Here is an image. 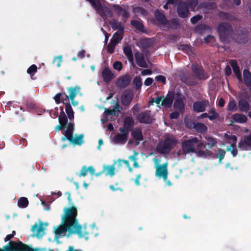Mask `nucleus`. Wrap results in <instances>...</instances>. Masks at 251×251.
Here are the masks:
<instances>
[{
    "instance_id": "obj_63",
    "label": "nucleus",
    "mask_w": 251,
    "mask_h": 251,
    "mask_svg": "<svg viewBox=\"0 0 251 251\" xmlns=\"http://www.w3.org/2000/svg\"><path fill=\"white\" fill-rule=\"evenodd\" d=\"M224 105H225V101L223 99L221 98L219 100L218 105L220 107H223L224 106Z\"/></svg>"
},
{
    "instance_id": "obj_10",
    "label": "nucleus",
    "mask_w": 251,
    "mask_h": 251,
    "mask_svg": "<svg viewBox=\"0 0 251 251\" xmlns=\"http://www.w3.org/2000/svg\"><path fill=\"white\" fill-rule=\"evenodd\" d=\"M177 11L178 16L181 18H185L189 16L187 6L184 2L181 3L178 5Z\"/></svg>"
},
{
    "instance_id": "obj_9",
    "label": "nucleus",
    "mask_w": 251,
    "mask_h": 251,
    "mask_svg": "<svg viewBox=\"0 0 251 251\" xmlns=\"http://www.w3.org/2000/svg\"><path fill=\"white\" fill-rule=\"evenodd\" d=\"M120 131L121 133L117 135L115 137L114 141L116 143L123 144H125L127 140L128 132L125 129H120Z\"/></svg>"
},
{
    "instance_id": "obj_12",
    "label": "nucleus",
    "mask_w": 251,
    "mask_h": 251,
    "mask_svg": "<svg viewBox=\"0 0 251 251\" xmlns=\"http://www.w3.org/2000/svg\"><path fill=\"white\" fill-rule=\"evenodd\" d=\"M101 75L103 80L106 82L110 81L115 77L114 74L108 68H105L102 70Z\"/></svg>"
},
{
    "instance_id": "obj_60",
    "label": "nucleus",
    "mask_w": 251,
    "mask_h": 251,
    "mask_svg": "<svg viewBox=\"0 0 251 251\" xmlns=\"http://www.w3.org/2000/svg\"><path fill=\"white\" fill-rule=\"evenodd\" d=\"M87 171H89L91 175H94L95 172V170L94 168L92 166H90L88 168H87Z\"/></svg>"
},
{
    "instance_id": "obj_1",
    "label": "nucleus",
    "mask_w": 251,
    "mask_h": 251,
    "mask_svg": "<svg viewBox=\"0 0 251 251\" xmlns=\"http://www.w3.org/2000/svg\"><path fill=\"white\" fill-rule=\"evenodd\" d=\"M64 212V214L62 217L64 224L55 229V233L61 235L69 230L78 234L81 237L87 234L85 227L83 228L78 224L76 219L77 209L75 207H65Z\"/></svg>"
},
{
    "instance_id": "obj_62",
    "label": "nucleus",
    "mask_w": 251,
    "mask_h": 251,
    "mask_svg": "<svg viewBox=\"0 0 251 251\" xmlns=\"http://www.w3.org/2000/svg\"><path fill=\"white\" fill-rule=\"evenodd\" d=\"M140 107L138 104H136L133 107V112H138L139 111Z\"/></svg>"
},
{
    "instance_id": "obj_58",
    "label": "nucleus",
    "mask_w": 251,
    "mask_h": 251,
    "mask_svg": "<svg viewBox=\"0 0 251 251\" xmlns=\"http://www.w3.org/2000/svg\"><path fill=\"white\" fill-rule=\"evenodd\" d=\"M151 73H152V72L150 70L147 69V70H143L141 72V75H151Z\"/></svg>"
},
{
    "instance_id": "obj_7",
    "label": "nucleus",
    "mask_w": 251,
    "mask_h": 251,
    "mask_svg": "<svg viewBox=\"0 0 251 251\" xmlns=\"http://www.w3.org/2000/svg\"><path fill=\"white\" fill-rule=\"evenodd\" d=\"M69 95L64 94L65 98L62 97V101L64 100L65 102H68L69 99H75L76 96L80 93V87L78 86L72 87L68 88Z\"/></svg>"
},
{
    "instance_id": "obj_20",
    "label": "nucleus",
    "mask_w": 251,
    "mask_h": 251,
    "mask_svg": "<svg viewBox=\"0 0 251 251\" xmlns=\"http://www.w3.org/2000/svg\"><path fill=\"white\" fill-rule=\"evenodd\" d=\"M62 102L65 105V111L68 118L72 120L74 118V113L70 104L69 102H65L64 100Z\"/></svg>"
},
{
    "instance_id": "obj_33",
    "label": "nucleus",
    "mask_w": 251,
    "mask_h": 251,
    "mask_svg": "<svg viewBox=\"0 0 251 251\" xmlns=\"http://www.w3.org/2000/svg\"><path fill=\"white\" fill-rule=\"evenodd\" d=\"M28 204L27 199L25 197L20 199L18 202V205L19 207L22 208L26 207Z\"/></svg>"
},
{
    "instance_id": "obj_52",
    "label": "nucleus",
    "mask_w": 251,
    "mask_h": 251,
    "mask_svg": "<svg viewBox=\"0 0 251 251\" xmlns=\"http://www.w3.org/2000/svg\"><path fill=\"white\" fill-rule=\"evenodd\" d=\"M214 40V37L211 35L207 36L204 39V42L206 43L213 42Z\"/></svg>"
},
{
    "instance_id": "obj_31",
    "label": "nucleus",
    "mask_w": 251,
    "mask_h": 251,
    "mask_svg": "<svg viewBox=\"0 0 251 251\" xmlns=\"http://www.w3.org/2000/svg\"><path fill=\"white\" fill-rule=\"evenodd\" d=\"M134 125V121L131 117H127L125 119L124 122V126L126 129L131 127Z\"/></svg>"
},
{
    "instance_id": "obj_4",
    "label": "nucleus",
    "mask_w": 251,
    "mask_h": 251,
    "mask_svg": "<svg viewBox=\"0 0 251 251\" xmlns=\"http://www.w3.org/2000/svg\"><path fill=\"white\" fill-rule=\"evenodd\" d=\"M74 130V124L70 123L67 125V128L64 134V137L62 138V140H68L70 142L75 145H80L83 142V135L82 134L77 135V134L73 135Z\"/></svg>"
},
{
    "instance_id": "obj_38",
    "label": "nucleus",
    "mask_w": 251,
    "mask_h": 251,
    "mask_svg": "<svg viewBox=\"0 0 251 251\" xmlns=\"http://www.w3.org/2000/svg\"><path fill=\"white\" fill-rule=\"evenodd\" d=\"M111 25L112 27L115 29H118V31L123 30V27L122 25L118 22L112 21L111 23Z\"/></svg>"
},
{
    "instance_id": "obj_23",
    "label": "nucleus",
    "mask_w": 251,
    "mask_h": 251,
    "mask_svg": "<svg viewBox=\"0 0 251 251\" xmlns=\"http://www.w3.org/2000/svg\"><path fill=\"white\" fill-rule=\"evenodd\" d=\"M234 122L239 123H244L247 121L246 116L241 114H235L232 117Z\"/></svg>"
},
{
    "instance_id": "obj_15",
    "label": "nucleus",
    "mask_w": 251,
    "mask_h": 251,
    "mask_svg": "<svg viewBox=\"0 0 251 251\" xmlns=\"http://www.w3.org/2000/svg\"><path fill=\"white\" fill-rule=\"evenodd\" d=\"M130 81L129 75H125L120 77L117 81V85L121 88H124L128 85Z\"/></svg>"
},
{
    "instance_id": "obj_50",
    "label": "nucleus",
    "mask_w": 251,
    "mask_h": 251,
    "mask_svg": "<svg viewBox=\"0 0 251 251\" xmlns=\"http://www.w3.org/2000/svg\"><path fill=\"white\" fill-rule=\"evenodd\" d=\"M87 172H88V171H87L86 167L83 166L80 171V174H79V176H84L87 175Z\"/></svg>"
},
{
    "instance_id": "obj_61",
    "label": "nucleus",
    "mask_w": 251,
    "mask_h": 251,
    "mask_svg": "<svg viewBox=\"0 0 251 251\" xmlns=\"http://www.w3.org/2000/svg\"><path fill=\"white\" fill-rule=\"evenodd\" d=\"M225 72L227 75H230L231 73V70L229 66H226L225 69Z\"/></svg>"
},
{
    "instance_id": "obj_26",
    "label": "nucleus",
    "mask_w": 251,
    "mask_h": 251,
    "mask_svg": "<svg viewBox=\"0 0 251 251\" xmlns=\"http://www.w3.org/2000/svg\"><path fill=\"white\" fill-rule=\"evenodd\" d=\"M193 127L196 130L200 132H205L207 130V127L201 123L193 124Z\"/></svg>"
},
{
    "instance_id": "obj_3",
    "label": "nucleus",
    "mask_w": 251,
    "mask_h": 251,
    "mask_svg": "<svg viewBox=\"0 0 251 251\" xmlns=\"http://www.w3.org/2000/svg\"><path fill=\"white\" fill-rule=\"evenodd\" d=\"M177 143L176 139L172 135H167L163 142H160L156 148L157 151L161 153H168Z\"/></svg>"
},
{
    "instance_id": "obj_51",
    "label": "nucleus",
    "mask_w": 251,
    "mask_h": 251,
    "mask_svg": "<svg viewBox=\"0 0 251 251\" xmlns=\"http://www.w3.org/2000/svg\"><path fill=\"white\" fill-rule=\"evenodd\" d=\"M133 153L134 154L133 155L129 156V159L134 162L137 161V156L138 155L139 153L135 151H133Z\"/></svg>"
},
{
    "instance_id": "obj_55",
    "label": "nucleus",
    "mask_w": 251,
    "mask_h": 251,
    "mask_svg": "<svg viewBox=\"0 0 251 251\" xmlns=\"http://www.w3.org/2000/svg\"><path fill=\"white\" fill-rule=\"evenodd\" d=\"M155 79L157 81L162 82L163 84H164L166 82L165 77L164 76L161 75L156 76Z\"/></svg>"
},
{
    "instance_id": "obj_30",
    "label": "nucleus",
    "mask_w": 251,
    "mask_h": 251,
    "mask_svg": "<svg viewBox=\"0 0 251 251\" xmlns=\"http://www.w3.org/2000/svg\"><path fill=\"white\" fill-rule=\"evenodd\" d=\"M122 30L118 31L113 35L111 41L114 42L116 44L120 42L122 38Z\"/></svg>"
},
{
    "instance_id": "obj_40",
    "label": "nucleus",
    "mask_w": 251,
    "mask_h": 251,
    "mask_svg": "<svg viewBox=\"0 0 251 251\" xmlns=\"http://www.w3.org/2000/svg\"><path fill=\"white\" fill-rule=\"evenodd\" d=\"M133 82L137 89L140 88L142 85V79L140 76L136 77L134 79Z\"/></svg>"
},
{
    "instance_id": "obj_49",
    "label": "nucleus",
    "mask_w": 251,
    "mask_h": 251,
    "mask_svg": "<svg viewBox=\"0 0 251 251\" xmlns=\"http://www.w3.org/2000/svg\"><path fill=\"white\" fill-rule=\"evenodd\" d=\"M225 153H226V152L224 150H220L219 151L218 157L220 161H221L224 158Z\"/></svg>"
},
{
    "instance_id": "obj_57",
    "label": "nucleus",
    "mask_w": 251,
    "mask_h": 251,
    "mask_svg": "<svg viewBox=\"0 0 251 251\" xmlns=\"http://www.w3.org/2000/svg\"><path fill=\"white\" fill-rule=\"evenodd\" d=\"M15 233V231H13L12 234L7 235L4 239L5 242L9 241L14 236Z\"/></svg>"
},
{
    "instance_id": "obj_18",
    "label": "nucleus",
    "mask_w": 251,
    "mask_h": 251,
    "mask_svg": "<svg viewBox=\"0 0 251 251\" xmlns=\"http://www.w3.org/2000/svg\"><path fill=\"white\" fill-rule=\"evenodd\" d=\"M207 101L197 102L194 104V110L197 112L203 111L208 105Z\"/></svg>"
},
{
    "instance_id": "obj_17",
    "label": "nucleus",
    "mask_w": 251,
    "mask_h": 251,
    "mask_svg": "<svg viewBox=\"0 0 251 251\" xmlns=\"http://www.w3.org/2000/svg\"><path fill=\"white\" fill-rule=\"evenodd\" d=\"M114 165H103L102 172L105 174L106 176H113L115 174Z\"/></svg>"
},
{
    "instance_id": "obj_22",
    "label": "nucleus",
    "mask_w": 251,
    "mask_h": 251,
    "mask_svg": "<svg viewBox=\"0 0 251 251\" xmlns=\"http://www.w3.org/2000/svg\"><path fill=\"white\" fill-rule=\"evenodd\" d=\"M230 65L232 67L233 70L236 77L239 81H241L242 80L241 74L240 72L239 68L237 65L236 62L234 60H232L230 61Z\"/></svg>"
},
{
    "instance_id": "obj_24",
    "label": "nucleus",
    "mask_w": 251,
    "mask_h": 251,
    "mask_svg": "<svg viewBox=\"0 0 251 251\" xmlns=\"http://www.w3.org/2000/svg\"><path fill=\"white\" fill-rule=\"evenodd\" d=\"M243 76L245 83L251 90V75L250 73L248 70H245L243 72Z\"/></svg>"
},
{
    "instance_id": "obj_47",
    "label": "nucleus",
    "mask_w": 251,
    "mask_h": 251,
    "mask_svg": "<svg viewBox=\"0 0 251 251\" xmlns=\"http://www.w3.org/2000/svg\"><path fill=\"white\" fill-rule=\"evenodd\" d=\"M37 71V67L35 65H31L27 70L28 74H31L32 73H35Z\"/></svg>"
},
{
    "instance_id": "obj_41",
    "label": "nucleus",
    "mask_w": 251,
    "mask_h": 251,
    "mask_svg": "<svg viewBox=\"0 0 251 251\" xmlns=\"http://www.w3.org/2000/svg\"><path fill=\"white\" fill-rule=\"evenodd\" d=\"M63 116H60L59 117V124L62 125L66 127V126L68 122V120L66 117L65 116L64 113L63 112Z\"/></svg>"
},
{
    "instance_id": "obj_44",
    "label": "nucleus",
    "mask_w": 251,
    "mask_h": 251,
    "mask_svg": "<svg viewBox=\"0 0 251 251\" xmlns=\"http://www.w3.org/2000/svg\"><path fill=\"white\" fill-rule=\"evenodd\" d=\"M62 61V56L61 55L55 57L53 60V63L56 64V65L58 67H60L61 66V63Z\"/></svg>"
},
{
    "instance_id": "obj_6",
    "label": "nucleus",
    "mask_w": 251,
    "mask_h": 251,
    "mask_svg": "<svg viewBox=\"0 0 251 251\" xmlns=\"http://www.w3.org/2000/svg\"><path fill=\"white\" fill-rule=\"evenodd\" d=\"M174 98V93L170 92L165 97H160L153 99L151 103L153 104V102H155L158 105L161 104V105L165 107H170L172 104Z\"/></svg>"
},
{
    "instance_id": "obj_53",
    "label": "nucleus",
    "mask_w": 251,
    "mask_h": 251,
    "mask_svg": "<svg viewBox=\"0 0 251 251\" xmlns=\"http://www.w3.org/2000/svg\"><path fill=\"white\" fill-rule=\"evenodd\" d=\"M201 16L200 15H196L195 16H194L191 19V21L193 24L196 23L198 21L201 20Z\"/></svg>"
},
{
    "instance_id": "obj_34",
    "label": "nucleus",
    "mask_w": 251,
    "mask_h": 251,
    "mask_svg": "<svg viewBox=\"0 0 251 251\" xmlns=\"http://www.w3.org/2000/svg\"><path fill=\"white\" fill-rule=\"evenodd\" d=\"M212 153L208 150L205 151L200 150L197 152V155L201 157H206L211 155Z\"/></svg>"
},
{
    "instance_id": "obj_2",
    "label": "nucleus",
    "mask_w": 251,
    "mask_h": 251,
    "mask_svg": "<svg viewBox=\"0 0 251 251\" xmlns=\"http://www.w3.org/2000/svg\"><path fill=\"white\" fill-rule=\"evenodd\" d=\"M197 145L199 149L205 148V145L199 142L196 137H192L189 139L184 140L182 143L181 151L183 154H187L195 152V145Z\"/></svg>"
},
{
    "instance_id": "obj_46",
    "label": "nucleus",
    "mask_w": 251,
    "mask_h": 251,
    "mask_svg": "<svg viewBox=\"0 0 251 251\" xmlns=\"http://www.w3.org/2000/svg\"><path fill=\"white\" fill-rule=\"evenodd\" d=\"M116 45V43H115L114 42H112L111 40L110 43H109V44L108 46V50L109 52H110V53L113 52Z\"/></svg>"
},
{
    "instance_id": "obj_43",
    "label": "nucleus",
    "mask_w": 251,
    "mask_h": 251,
    "mask_svg": "<svg viewBox=\"0 0 251 251\" xmlns=\"http://www.w3.org/2000/svg\"><path fill=\"white\" fill-rule=\"evenodd\" d=\"M210 115L208 116V118L210 120H213L216 119L218 117V114L216 113L215 110L212 109L209 112Z\"/></svg>"
},
{
    "instance_id": "obj_64",
    "label": "nucleus",
    "mask_w": 251,
    "mask_h": 251,
    "mask_svg": "<svg viewBox=\"0 0 251 251\" xmlns=\"http://www.w3.org/2000/svg\"><path fill=\"white\" fill-rule=\"evenodd\" d=\"M141 178V175H139L137 176V177L135 180V182L137 185H140V179Z\"/></svg>"
},
{
    "instance_id": "obj_25",
    "label": "nucleus",
    "mask_w": 251,
    "mask_h": 251,
    "mask_svg": "<svg viewBox=\"0 0 251 251\" xmlns=\"http://www.w3.org/2000/svg\"><path fill=\"white\" fill-rule=\"evenodd\" d=\"M124 52L125 54L127 56L129 62L131 63H133V57L131 51V49L129 47H125L124 48Z\"/></svg>"
},
{
    "instance_id": "obj_19",
    "label": "nucleus",
    "mask_w": 251,
    "mask_h": 251,
    "mask_svg": "<svg viewBox=\"0 0 251 251\" xmlns=\"http://www.w3.org/2000/svg\"><path fill=\"white\" fill-rule=\"evenodd\" d=\"M132 135L135 140L136 141V146L143 140V135L141 131L139 129H135L132 132Z\"/></svg>"
},
{
    "instance_id": "obj_45",
    "label": "nucleus",
    "mask_w": 251,
    "mask_h": 251,
    "mask_svg": "<svg viewBox=\"0 0 251 251\" xmlns=\"http://www.w3.org/2000/svg\"><path fill=\"white\" fill-rule=\"evenodd\" d=\"M188 4L191 7V9L195 11L196 10V6L198 4V1L197 0H190L189 1Z\"/></svg>"
},
{
    "instance_id": "obj_14",
    "label": "nucleus",
    "mask_w": 251,
    "mask_h": 251,
    "mask_svg": "<svg viewBox=\"0 0 251 251\" xmlns=\"http://www.w3.org/2000/svg\"><path fill=\"white\" fill-rule=\"evenodd\" d=\"M135 58L136 62L139 66L144 68L147 67L148 64L142 53L139 52H136L135 54Z\"/></svg>"
},
{
    "instance_id": "obj_13",
    "label": "nucleus",
    "mask_w": 251,
    "mask_h": 251,
    "mask_svg": "<svg viewBox=\"0 0 251 251\" xmlns=\"http://www.w3.org/2000/svg\"><path fill=\"white\" fill-rule=\"evenodd\" d=\"M45 228L42 223L35 224L32 227V230L37 237H41L45 234Z\"/></svg>"
},
{
    "instance_id": "obj_8",
    "label": "nucleus",
    "mask_w": 251,
    "mask_h": 251,
    "mask_svg": "<svg viewBox=\"0 0 251 251\" xmlns=\"http://www.w3.org/2000/svg\"><path fill=\"white\" fill-rule=\"evenodd\" d=\"M225 137L226 140L228 142L231 140L233 141V143H231V146L226 149L227 151H231L232 155L235 156L237 154V150L236 149V142L237 141V138L235 135H229L227 134H225Z\"/></svg>"
},
{
    "instance_id": "obj_59",
    "label": "nucleus",
    "mask_w": 251,
    "mask_h": 251,
    "mask_svg": "<svg viewBox=\"0 0 251 251\" xmlns=\"http://www.w3.org/2000/svg\"><path fill=\"white\" fill-rule=\"evenodd\" d=\"M179 116V114L177 112H174L172 113L170 115V117L171 119H176Z\"/></svg>"
},
{
    "instance_id": "obj_5",
    "label": "nucleus",
    "mask_w": 251,
    "mask_h": 251,
    "mask_svg": "<svg viewBox=\"0 0 251 251\" xmlns=\"http://www.w3.org/2000/svg\"><path fill=\"white\" fill-rule=\"evenodd\" d=\"M153 162L155 164L154 168L156 170L155 176L159 178H163L164 181H166L168 174V162L160 164L161 159L157 158L153 159Z\"/></svg>"
},
{
    "instance_id": "obj_42",
    "label": "nucleus",
    "mask_w": 251,
    "mask_h": 251,
    "mask_svg": "<svg viewBox=\"0 0 251 251\" xmlns=\"http://www.w3.org/2000/svg\"><path fill=\"white\" fill-rule=\"evenodd\" d=\"M113 68L118 71H120L123 68L122 63L118 61L115 62L113 64Z\"/></svg>"
},
{
    "instance_id": "obj_21",
    "label": "nucleus",
    "mask_w": 251,
    "mask_h": 251,
    "mask_svg": "<svg viewBox=\"0 0 251 251\" xmlns=\"http://www.w3.org/2000/svg\"><path fill=\"white\" fill-rule=\"evenodd\" d=\"M230 28V25L227 23H222L218 26V31L221 35L225 34Z\"/></svg>"
},
{
    "instance_id": "obj_28",
    "label": "nucleus",
    "mask_w": 251,
    "mask_h": 251,
    "mask_svg": "<svg viewBox=\"0 0 251 251\" xmlns=\"http://www.w3.org/2000/svg\"><path fill=\"white\" fill-rule=\"evenodd\" d=\"M174 107L179 111H182L184 109V104L182 98H179L176 100Z\"/></svg>"
},
{
    "instance_id": "obj_37",
    "label": "nucleus",
    "mask_w": 251,
    "mask_h": 251,
    "mask_svg": "<svg viewBox=\"0 0 251 251\" xmlns=\"http://www.w3.org/2000/svg\"><path fill=\"white\" fill-rule=\"evenodd\" d=\"M205 139L206 140V145L208 146V148L216 146V142L214 138L210 137H206Z\"/></svg>"
},
{
    "instance_id": "obj_36",
    "label": "nucleus",
    "mask_w": 251,
    "mask_h": 251,
    "mask_svg": "<svg viewBox=\"0 0 251 251\" xmlns=\"http://www.w3.org/2000/svg\"><path fill=\"white\" fill-rule=\"evenodd\" d=\"M227 109L230 111H235L237 109L236 103L234 100H230L227 105Z\"/></svg>"
},
{
    "instance_id": "obj_11",
    "label": "nucleus",
    "mask_w": 251,
    "mask_h": 251,
    "mask_svg": "<svg viewBox=\"0 0 251 251\" xmlns=\"http://www.w3.org/2000/svg\"><path fill=\"white\" fill-rule=\"evenodd\" d=\"M133 97V94L131 91H126L122 96V102L125 105L129 104L131 102Z\"/></svg>"
},
{
    "instance_id": "obj_29",
    "label": "nucleus",
    "mask_w": 251,
    "mask_h": 251,
    "mask_svg": "<svg viewBox=\"0 0 251 251\" xmlns=\"http://www.w3.org/2000/svg\"><path fill=\"white\" fill-rule=\"evenodd\" d=\"M155 16L157 20L162 24H165L166 22V19L164 15L160 12L158 10H156L154 13Z\"/></svg>"
},
{
    "instance_id": "obj_54",
    "label": "nucleus",
    "mask_w": 251,
    "mask_h": 251,
    "mask_svg": "<svg viewBox=\"0 0 251 251\" xmlns=\"http://www.w3.org/2000/svg\"><path fill=\"white\" fill-rule=\"evenodd\" d=\"M196 74H197V75H198V77L200 79L204 78V77L203 76V71L202 69H201L200 68L199 69L198 72H196Z\"/></svg>"
},
{
    "instance_id": "obj_48",
    "label": "nucleus",
    "mask_w": 251,
    "mask_h": 251,
    "mask_svg": "<svg viewBox=\"0 0 251 251\" xmlns=\"http://www.w3.org/2000/svg\"><path fill=\"white\" fill-rule=\"evenodd\" d=\"M64 98L61 93H58L54 97V100L57 103H59L60 102L61 98Z\"/></svg>"
},
{
    "instance_id": "obj_32",
    "label": "nucleus",
    "mask_w": 251,
    "mask_h": 251,
    "mask_svg": "<svg viewBox=\"0 0 251 251\" xmlns=\"http://www.w3.org/2000/svg\"><path fill=\"white\" fill-rule=\"evenodd\" d=\"M239 107L240 110L242 111H247L249 110V104L248 102L244 100H241L239 101Z\"/></svg>"
},
{
    "instance_id": "obj_16",
    "label": "nucleus",
    "mask_w": 251,
    "mask_h": 251,
    "mask_svg": "<svg viewBox=\"0 0 251 251\" xmlns=\"http://www.w3.org/2000/svg\"><path fill=\"white\" fill-rule=\"evenodd\" d=\"M138 120L142 123H150L152 121V118L148 112L140 113L138 117Z\"/></svg>"
},
{
    "instance_id": "obj_56",
    "label": "nucleus",
    "mask_w": 251,
    "mask_h": 251,
    "mask_svg": "<svg viewBox=\"0 0 251 251\" xmlns=\"http://www.w3.org/2000/svg\"><path fill=\"white\" fill-rule=\"evenodd\" d=\"M152 82H153L152 78H151V77H148L145 80V81L144 82V84L146 86H150L152 83Z\"/></svg>"
},
{
    "instance_id": "obj_35",
    "label": "nucleus",
    "mask_w": 251,
    "mask_h": 251,
    "mask_svg": "<svg viewBox=\"0 0 251 251\" xmlns=\"http://www.w3.org/2000/svg\"><path fill=\"white\" fill-rule=\"evenodd\" d=\"M125 164L126 166H129V162L127 160L118 159L117 162L115 161L114 165L117 164L118 169H121L123 167V164Z\"/></svg>"
},
{
    "instance_id": "obj_27",
    "label": "nucleus",
    "mask_w": 251,
    "mask_h": 251,
    "mask_svg": "<svg viewBox=\"0 0 251 251\" xmlns=\"http://www.w3.org/2000/svg\"><path fill=\"white\" fill-rule=\"evenodd\" d=\"M121 109V108L120 106L116 105L115 107L112 110L105 109L104 113L106 115L116 116Z\"/></svg>"
},
{
    "instance_id": "obj_39",
    "label": "nucleus",
    "mask_w": 251,
    "mask_h": 251,
    "mask_svg": "<svg viewBox=\"0 0 251 251\" xmlns=\"http://www.w3.org/2000/svg\"><path fill=\"white\" fill-rule=\"evenodd\" d=\"M131 25L137 29L143 31V25L141 23L137 21H133L131 22Z\"/></svg>"
}]
</instances>
